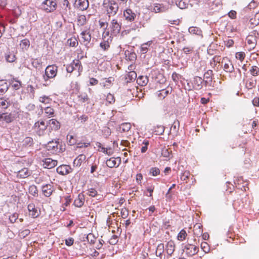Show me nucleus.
<instances>
[{
    "label": "nucleus",
    "instance_id": "obj_36",
    "mask_svg": "<svg viewBox=\"0 0 259 259\" xmlns=\"http://www.w3.org/2000/svg\"><path fill=\"white\" fill-rule=\"evenodd\" d=\"M74 70H77L78 72L82 71V67L80 61L79 60H74L71 63Z\"/></svg>",
    "mask_w": 259,
    "mask_h": 259
},
{
    "label": "nucleus",
    "instance_id": "obj_1",
    "mask_svg": "<svg viewBox=\"0 0 259 259\" xmlns=\"http://www.w3.org/2000/svg\"><path fill=\"white\" fill-rule=\"evenodd\" d=\"M103 6L109 17L115 15L118 10V4L114 0H104Z\"/></svg>",
    "mask_w": 259,
    "mask_h": 259
},
{
    "label": "nucleus",
    "instance_id": "obj_7",
    "mask_svg": "<svg viewBox=\"0 0 259 259\" xmlns=\"http://www.w3.org/2000/svg\"><path fill=\"white\" fill-rule=\"evenodd\" d=\"M183 251L187 256H192L198 252L199 248L195 245L188 243L185 246Z\"/></svg>",
    "mask_w": 259,
    "mask_h": 259
},
{
    "label": "nucleus",
    "instance_id": "obj_44",
    "mask_svg": "<svg viewBox=\"0 0 259 259\" xmlns=\"http://www.w3.org/2000/svg\"><path fill=\"white\" fill-rule=\"evenodd\" d=\"M28 191L30 194L33 196H36L38 194V190L36 186L32 185L29 186Z\"/></svg>",
    "mask_w": 259,
    "mask_h": 259
},
{
    "label": "nucleus",
    "instance_id": "obj_62",
    "mask_svg": "<svg viewBox=\"0 0 259 259\" xmlns=\"http://www.w3.org/2000/svg\"><path fill=\"white\" fill-rule=\"evenodd\" d=\"M190 173L189 171H185L183 172V175L181 177V179L183 181H186L189 179Z\"/></svg>",
    "mask_w": 259,
    "mask_h": 259
},
{
    "label": "nucleus",
    "instance_id": "obj_28",
    "mask_svg": "<svg viewBox=\"0 0 259 259\" xmlns=\"http://www.w3.org/2000/svg\"><path fill=\"white\" fill-rule=\"evenodd\" d=\"M58 142L57 141H51L49 142L47 145V149L49 151H51L52 152H55L57 151L58 148Z\"/></svg>",
    "mask_w": 259,
    "mask_h": 259
},
{
    "label": "nucleus",
    "instance_id": "obj_52",
    "mask_svg": "<svg viewBox=\"0 0 259 259\" xmlns=\"http://www.w3.org/2000/svg\"><path fill=\"white\" fill-rule=\"evenodd\" d=\"M160 169L157 167H152L149 171V174L153 176H156L160 174Z\"/></svg>",
    "mask_w": 259,
    "mask_h": 259
},
{
    "label": "nucleus",
    "instance_id": "obj_8",
    "mask_svg": "<svg viewBox=\"0 0 259 259\" xmlns=\"http://www.w3.org/2000/svg\"><path fill=\"white\" fill-rule=\"evenodd\" d=\"M109 32H104L103 33V41L100 43V46L104 51L108 50L110 48V44L112 41L111 36L106 39V36H109Z\"/></svg>",
    "mask_w": 259,
    "mask_h": 259
},
{
    "label": "nucleus",
    "instance_id": "obj_6",
    "mask_svg": "<svg viewBox=\"0 0 259 259\" xmlns=\"http://www.w3.org/2000/svg\"><path fill=\"white\" fill-rule=\"evenodd\" d=\"M145 77L144 76L141 75L139 76L137 79V82L139 87H137L138 92L139 93V95L138 96L140 97H144L145 95V86L146 85V83L145 82Z\"/></svg>",
    "mask_w": 259,
    "mask_h": 259
},
{
    "label": "nucleus",
    "instance_id": "obj_21",
    "mask_svg": "<svg viewBox=\"0 0 259 259\" xmlns=\"http://www.w3.org/2000/svg\"><path fill=\"white\" fill-rule=\"evenodd\" d=\"M125 57V59L127 61H130L133 63L137 58V55L136 53L132 51V50H126L124 52Z\"/></svg>",
    "mask_w": 259,
    "mask_h": 259
},
{
    "label": "nucleus",
    "instance_id": "obj_30",
    "mask_svg": "<svg viewBox=\"0 0 259 259\" xmlns=\"http://www.w3.org/2000/svg\"><path fill=\"white\" fill-rule=\"evenodd\" d=\"M137 77V73L134 71H130L128 72L125 76V80L127 82L132 81Z\"/></svg>",
    "mask_w": 259,
    "mask_h": 259
},
{
    "label": "nucleus",
    "instance_id": "obj_17",
    "mask_svg": "<svg viewBox=\"0 0 259 259\" xmlns=\"http://www.w3.org/2000/svg\"><path fill=\"white\" fill-rule=\"evenodd\" d=\"M123 16L126 21L132 22L135 20L136 15L131 9H127L123 12Z\"/></svg>",
    "mask_w": 259,
    "mask_h": 259
},
{
    "label": "nucleus",
    "instance_id": "obj_59",
    "mask_svg": "<svg viewBox=\"0 0 259 259\" xmlns=\"http://www.w3.org/2000/svg\"><path fill=\"white\" fill-rule=\"evenodd\" d=\"M8 89V84L6 82L0 83V92L4 93L6 92Z\"/></svg>",
    "mask_w": 259,
    "mask_h": 259
},
{
    "label": "nucleus",
    "instance_id": "obj_33",
    "mask_svg": "<svg viewBox=\"0 0 259 259\" xmlns=\"http://www.w3.org/2000/svg\"><path fill=\"white\" fill-rule=\"evenodd\" d=\"M171 92V90H169L168 89H163L160 91H158L157 92V95L159 99H163L168 94Z\"/></svg>",
    "mask_w": 259,
    "mask_h": 259
},
{
    "label": "nucleus",
    "instance_id": "obj_64",
    "mask_svg": "<svg viewBox=\"0 0 259 259\" xmlns=\"http://www.w3.org/2000/svg\"><path fill=\"white\" fill-rule=\"evenodd\" d=\"M234 42L233 40L231 39H228L225 41V45L228 48L232 47L234 45Z\"/></svg>",
    "mask_w": 259,
    "mask_h": 259
},
{
    "label": "nucleus",
    "instance_id": "obj_48",
    "mask_svg": "<svg viewBox=\"0 0 259 259\" xmlns=\"http://www.w3.org/2000/svg\"><path fill=\"white\" fill-rule=\"evenodd\" d=\"M250 23L253 25H257L259 24V12L256 13L253 18L250 19Z\"/></svg>",
    "mask_w": 259,
    "mask_h": 259
},
{
    "label": "nucleus",
    "instance_id": "obj_25",
    "mask_svg": "<svg viewBox=\"0 0 259 259\" xmlns=\"http://www.w3.org/2000/svg\"><path fill=\"white\" fill-rule=\"evenodd\" d=\"M103 81L102 82L103 87L106 89H109L113 84L114 78L110 76L108 78H103Z\"/></svg>",
    "mask_w": 259,
    "mask_h": 259
},
{
    "label": "nucleus",
    "instance_id": "obj_53",
    "mask_svg": "<svg viewBox=\"0 0 259 259\" xmlns=\"http://www.w3.org/2000/svg\"><path fill=\"white\" fill-rule=\"evenodd\" d=\"M106 100L109 104H113L115 101L114 95L110 93H108L107 95Z\"/></svg>",
    "mask_w": 259,
    "mask_h": 259
},
{
    "label": "nucleus",
    "instance_id": "obj_22",
    "mask_svg": "<svg viewBox=\"0 0 259 259\" xmlns=\"http://www.w3.org/2000/svg\"><path fill=\"white\" fill-rule=\"evenodd\" d=\"M31 174L28 168L24 167L18 171L17 177L20 179H25L28 177Z\"/></svg>",
    "mask_w": 259,
    "mask_h": 259
},
{
    "label": "nucleus",
    "instance_id": "obj_37",
    "mask_svg": "<svg viewBox=\"0 0 259 259\" xmlns=\"http://www.w3.org/2000/svg\"><path fill=\"white\" fill-rule=\"evenodd\" d=\"M11 84L12 88L15 90H19L22 86L21 82L15 78L11 79Z\"/></svg>",
    "mask_w": 259,
    "mask_h": 259
},
{
    "label": "nucleus",
    "instance_id": "obj_47",
    "mask_svg": "<svg viewBox=\"0 0 259 259\" xmlns=\"http://www.w3.org/2000/svg\"><path fill=\"white\" fill-rule=\"evenodd\" d=\"M249 71L252 76H256L259 75V68L256 66H252Z\"/></svg>",
    "mask_w": 259,
    "mask_h": 259
},
{
    "label": "nucleus",
    "instance_id": "obj_32",
    "mask_svg": "<svg viewBox=\"0 0 259 259\" xmlns=\"http://www.w3.org/2000/svg\"><path fill=\"white\" fill-rule=\"evenodd\" d=\"M193 232L196 236H200L203 232L202 225L199 223L196 224L193 227Z\"/></svg>",
    "mask_w": 259,
    "mask_h": 259
},
{
    "label": "nucleus",
    "instance_id": "obj_16",
    "mask_svg": "<svg viewBox=\"0 0 259 259\" xmlns=\"http://www.w3.org/2000/svg\"><path fill=\"white\" fill-rule=\"evenodd\" d=\"M42 162V165L44 168L48 169L52 168L57 164V161L51 158H45Z\"/></svg>",
    "mask_w": 259,
    "mask_h": 259
},
{
    "label": "nucleus",
    "instance_id": "obj_9",
    "mask_svg": "<svg viewBox=\"0 0 259 259\" xmlns=\"http://www.w3.org/2000/svg\"><path fill=\"white\" fill-rule=\"evenodd\" d=\"M76 102L78 105H82L85 103H89L90 98L85 92H79L78 94H76Z\"/></svg>",
    "mask_w": 259,
    "mask_h": 259
},
{
    "label": "nucleus",
    "instance_id": "obj_39",
    "mask_svg": "<svg viewBox=\"0 0 259 259\" xmlns=\"http://www.w3.org/2000/svg\"><path fill=\"white\" fill-rule=\"evenodd\" d=\"M67 42L71 47H76L78 44V40L75 37H72L68 39Z\"/></svg>",
    "mask_w": 259,
    "mask_h": 259
},
{
    "label": "nucleus",
    "instance_id": "obj_20",
    "mask_svg": "<svg viewBox=\"0 0 259 259\" xmlns=\"http://www.w3.org/2000/svg\"><path fill=\"white\" fill-rule=\"evenodd\" d=\"M203 80L201 77L196 76L194 78L192 84L193 87L195 90H200L202 88V83Z\"/></svg>",
    "mask_w": 259,
    "mask_h": 259
},
{
    "label": "nucleus",
    "instance_id": "obj_29",
    "mask_svg": "<svg viewBox=\"0 0 259 259\" xmlns=\"http://www.w3.org/2000/svg\"><path fill=\"white\" fill-rule=\"evenodd\" d=\"M14 119L15 117L12 113H3V120L5 121L7 123H11Z\"/></svg>",
    "mask_w": 259,
    "mask_h": 259
},
{
    "label": "nucleus",
    "instance_id": "obj_38",
    "mask_svg": "<svg viewBox=\"0 0 259 259\" xmlns=\"http://www.w3.org/2000/svg\"><path fill=\"white\" fill-rule=\"evenodd\" d=\"M87 18L84 15H79L77 19V23L78 25L83 26L87 23Z\"/></svg>",
    "mask_w": 259,
    "mask_h": 259
},
{
    "label": "nucleus",
    "instance_id": "obj_26",
    "mask_svg": "<svg viewBox=\"0 0 259 259\" xmlns=\"http://www.w3.org/2000/svg\"><path fill=\"white\" fill-rule=\"evenodd\" d=\"M165 249L167 254L169 255H171L175 250V245L174 242L171 240L168 241L166 245Z\"/></svg>",
    "mask_w": 259,
    "mask_h": 259
},
{
    "label": "nucleus",
    "instance_id": "obj_61",
    "mask_svg": "<svg viewBox=\"0 0 259 259\" xmlns=\"http://www.w3.org/2000/svg\"><path fill=\"white\" fill-rule=\"evenodd\" d=\"M189 31L190 33L193 34H199L200 33V30L198 28L194 27H190Z\"/></svg>",
    "mask_w": 259,
    "mask_h": 259
},
{
    "label": "nucleus",
    "instance_id": "obj_60",
    "mask_svg": "<svg viewBox=\"0 0 259 259\" xmlns=\"http://www.w3.org/2000/svg\"><path fill=\"white\" fill-rule=\"evenodd\" d=\"M88 195L91 197H94L98 194L97 191L94 188H90L88 189Z\"/></svg>",
    "mask_w": 259,
    "mask_h": 259
},
{
    "label": "nucleus",
    "instance_id": "obj_45",
    "mask_svg": "<svg viewBox=\"0 0 259 259\" xmlns=\"http://www.w3.org/2000/svg\"><path fill=\"white\" fill-rule=\"evenodd\" d=\"M45 114L48 117H53L54 115V110L51 107H47L44 108Z\"/></svg>",
    "mask_w": 259,
    "mask_h": 259
},
{
    "label": "nucleus",
    "instance_id": "obj_35",
    "mask_svg": "<svg viewBox=\"0 0 259 259\" xmlns=\"http://www.w3.org/2000/svg\"><path fill=\"white\" fill-rule=\"evenodd\" d=\"M213 75V72L211 70H207L206 72H205L204 74V78L206 80H205V82L206 84H208L210 83L212 81V76Z\"/></svg>",
    "mask_w": 259,
    "mask_h": 259
},
{
    "label": "nucleus",
    "instance_id": "obj_11",
    "mask_svg": "<svg viewBox=\"0 0 259 259\" xmlns=\"http://www.w3.org/2000/svg\"><path fill=\"white\" fill-rule=\"evenodd\" d=\"M89 6L88 0H75L74 7L80 11L87 10Z\"/></svg>",
    "mask_w": 259,
    "mask_h": 259
},
{
    "label": "nucleus",
    "instance_id": "obj_46",
    "mask_svg": "<svg viewBox=\"0 0 259 259\" xmlns=\"http://www.w3.org/2000/svg\"><path fill=\"white\" fill-rule=\"evenodd\" d=\"M5 58L6 61L10 63H12L14 62L16 60L15 55H14L13 53L10 52L6 54Z\"/></svg>",
    "mask_w": 259,
    "mask_h": 259
},
{
    "label": "nucleus",
    "instance_id": "obj_34",
    "mask_svg": "<svg viewBox=\"0 0 259 259\" xmlns=\"http://www.w3.org/2000/svg\"><path fill=\"white\" fill-rule=\"evenodd\" d=\"M70 86L73 94H76L80 92V85L77 81L71 82Z\"/></svg>",
    "mask_w": 259,
    "mask_h": 259
},
{
    "label": "nucleus",
    "instance_id": "obj_10",
    "mask_svg": "<svg viewBox=\"0 0 259 259\" xmlns=\"http://www.w3.org/2000/svg\"><path fill=\"white\" fill-rule=\"evenodd\" d=\"M80 42L87 46L91 41V34L89 30H85L80 33Z\"/></svg>",
    "mask_w": 259,
    "mask_h": 259
},
{
    "label": "nucleus",
    "instance_id": "obj_55",
    "mask_svg": "<svg viewBox=\"0 0 259 259\" xmlns=\"http://www.w3.org/2000/svg\"><path fill=\"white\" fill-rule=\"evenodd\" d=\"M91 145L90 142H79L77 143L76 147L77 148H81L83 147L87 148Z\"/></svg>",
    "mask_w": 259,
    "mask_h": 259
},
{
    "label": "nucleus",
    "instance_id": "obj_13",
    "mask_svg": "<svg viewBox=\"0 0 259 259\" xmlns=\"http://www.w3.org/2000/svg\"><path fill=\"white\" fill-rule=\"evenodd\" d=\"M29 215L33 218H37L40 214V211L35 207L34 204L30 203L27 206Z\"/></svg>",
    "mask_w": 259,
    "mask_h": 259
},
{
    "label": "nucleus",
    "instance_id": "obj_54",
    "mask_svg": "<svg viewBox=\"0 0 259 259\" xmlns=\"http://www.w3.org/2000/svg\"><path fill=\"white\" fill-rule=\"evenodd\" d=\"M245 57V54L243 52H237L235 55L236 58L240 61H242L244 59Z\"/></svg>",
    "mask_w": 259,
    "mask_h": 259
},
{
    "label": "nucleus",
    "instance_id": "obj_18",
    "mask_svg": "<svg viewBox=\"0 0 259 259\" xmlns=\"http://www.w3.org/2000/svg\"><path fill=\"white\" fill-rule=\"evenodd\" d=\"M41 189L43 194L46 197H50L54 191L53 186L51 184H46L42 186Z\"/></svg>",
    "mask_w": 259,
    "mask_h": 259
},
{
    "label": "nucleus",
    "instance_id": "obj_2",
    "mask_svg": "<svg viewBox=\"0 0 259 259\" xmlns=\"http://www.w3.org/2000/svg\"><path fill=\"white\" fill-rule=\"evenodd\" d=\"M58 71V67L55 65L48 66L45 72V74L43 76V78L46 82H47L49 79L54 78Z\"/></svg>",
    "mask_w": 259,
    "mask_h": 259
},
{
    "label": "nucleus",
    "instance_id": "obj_40",
    "mask_svg": "<svg viewBox=\"0 0 259 259\" xmlns=\"http://www.w3.org/2000/svg\"><path fill=\"white\" fill-rule=\"evenodd\" d=\"M161 155L169 159L171 157V151L169 149L163 148L161 150Z\"/></svg>",
    "mask_w": 259,
    "mask_h": 259
},
{
    "label": "nucleus",
    "instance_id": "obj_5",
    "mask_svg": "<svg viewBox=\"0 0 259 259\" xmlns=\"http://www.w3.org/2000/svg\"><path fill=\"white\" fill-rule=\"evenodd\" d=\"M41 9L47 13H51L56 10L57 3L55 0H46L41 4Z\"/></svg>",
    "mask_w": 259,
    "mask_h": 259
},
{
    "label": "nucleus",
    "instance_id": "obj_27",
    "mask_svg": "<svg viewBox=\"0 0 259 259\" xmlns=\"http://www.w3.org/2000/svg\"><path fill=\"white\" fill-rule=\"evenodd\" d=\"M84 197L82 194H79L77 198L74 201V205L77 207H81L84 204Z\"/></svg>",
    "mask_w": 259,
    "mask_h": 259
},
{
    "label": "nucleus",
    "instance_id": "obj_42",
    "mask_svg": "<svg viewBox=\"0 0 259 259\" xmlns=\"http://www.w3.org/2000/svg\"><path fill=\"white\" fill-rule=\"evenodd\" d=\"M39 101L46 105L49 104L52 102V99L49 96H43L39 97Z\"/></svg>",
    "mask_w": 259,
    "mask_h": 259
},
{
    "label": "nucleus",
    "instance_id": "obj_3",
    "mask_svg": "<svg viewBox=\"0 0 259 259\" xmlns=\"http://www.w3.org/2000/svg\"><path fill=\"white\" fill-rule=\"evenodd\" d=\"M256 33L258 35V32L256 30H254L246 37V46L247 47H248V50L249 51L253 50L256 45L257 38L255 35Z\"/></svg>",
    "mask_w": 259,
    "mask_h": 259
},
{
    "label": "nucleus",
    "instance_id": "obj_15",
    "mask_svg": "<svg viewBox=\"0 0 259 259\" xmlns=\"http://www.w3.org/2000/svg\"><path fill=\"white\" fill-rule=\"evenodd\" d=\"M222 63H224L223 68L226 72L231 73L234 70V68L232 62L227 58L226 59L223 58Z\"/></svg>",
    "mask_w": 259,
    "mask_h": 259
},
{
    "label": "nucleus",
    "instance_id": "obj_43",
    "mask_svg": "<svg viewBox=\"0 0 259 259\" xmlns=\"http://www.w3.org/2000/svg\"><path fill=\"white\" fill-rule=\"evenodd\" d=\"M187 236V234L186 231L183 229L181 230L179 233L178 234L177 239L178 240L180 241H183L186 239V238Z\"/></svg>",
    "mask_w": 259,
    "mask_h": 259
},
{
    "label": "nucleus",
    "instance_id": "obj_58",
    "mask_svg": "<svg viewBox=\"0 0 259 259\" xmlns=\"http://www.w3.org/2000/svg\"><path fill=\"white\" fill-rule=\"evenodd\" d=\"M160 7L159 4H156L154 6H150L149 7V8H148L149 10H150L152 12H154L155 13H158L160 12Z\"/></svg>",
    "mask_w": 259,
    "mask_h": 259
},
{
    "label": "nucleus",
    "instance_id": "obj_4",
    "mask_svg": "<svg viewBox=\"0 0 259 259\" xmlns=\"http://www.w3.org/2000/svg\"><path fill=\"white\" fill-rule=\"evenodd\" d=\"M48 126L47 123L40 120L34 123L33 128L38 136H41L45 134Z\"/></svg>",
    "mask_w": 259,
    "mask_h": 259
},
{
    "label": "nucleus",
    "instance_id": "obj_12",
    "mask_svg": "<svg viewBox=\"0 0 259 259\" xmlns=\"http://www.w3.org/2000/svg\"><path fill=\"white\" fill-rule=\"evenodd\" d=\"M121 163V158L119 157L116 158L111 157L107 159L106 162V165L110 167H117Z\"/></svg>",
    "mask_w": 259,
    "mask_h": 259
},
{
    "label": "nucleus",
    "instance_id": "obj_63",
    "mask_svg": "<svg viewBox=\"0 0 259 259\" xmlns=\"http://www.w3.org/2000/svg\"><path fill=\"white\" fill-rule=\"evenodd\" d=\"M65 202L63 203V205L67 206L70 205L71 199L70 196H67L64 197Z\"/></svg>",
    "mask_w": 259,
    "mask_h": 259
},
{
    "label": "nucleus",
    "instance_id": "obj_51",
    "mask_svg": "<svg viewBox=\"0 0 259 259\" xmlns=\"http://www.w3.org/2000/svg\"><path fill=\"white\" fill-rule=\"evenodd\" d=\"M164 244L163 243L159 244L157 247L156 250V253L157 255L160 256L164 251Z\"/></svg>",
    "mask_w": 259,
    "mask_h": 259
},
{
    "label": "nucleus",
    "instance_id": "obj_19",
    "mask_svg": "<svg viewBox=\"0 0 259 259\" xmlns=\"http://www.w3.org/2000/svg\"><path fill=\"white\" fill-rule=\"evenodd\" d=\"M49 130L52 131H57L60 127V123L55 119H51L47 123Z\"/></svg>",
    "mask_w": 259,
    "mask_h": 259
},
{
    "label": "nucleus",
    "instance_id": "obj_31",
    "mask_svg": "<svg viewBox=\"0 0 259 259\" xmlns=\"http://www.w3.org/2000/svg\"><path fill=\"white\" fill-rule=\"evenodd\" d=\"M11 105V102L9 99L0 98V108L2 109L6 110Z\"/></svg>",
    "mask_w": 259,
    "mask_h": 259
},
{
    "label": "nucleus",
    "instance_id": "obj_50",
    "mask_svg": "<svg viewBox=\"0 0 259 259\" xmlns=\"http://www.w3.org/2000/svg\"><path fill=\"white\" fill-rule=\"evenodd\" d=\"M201 248L205 252L207 253L209 251L210 247L206 242H202L201 243Z\"/></svg>",
    "mask_w": 259,
    "mask_h": 259
},
{
    "label": "nucleus",
    "instance_id": "obj_24",
    "mask_svg": "<svg viewBox=\"0 0 259 259\" xmlns=\"http://www.w3.org/2000/svg\"><path fill=\"white\" fill-rule=\"evenodd\" d=\"M86 156L84 154L79 155L73 161V166L79 167L81 164L85 161Z\"/></svg>",
    "mask_w": 259,
    "mask_h": 259
},
{
    "label": "nucleus",
    "instance_id": "obj_23",
    "mask_svg": "<svg viewBox=\"0 0 259 259\" xmlns=\"http://www.w3.org/2000/svg\"><path fill=\"white\" fill-rule=\"evenodd\" d=\"M71 168L68 165H62L57 168V171L58 174L65 175L70 172Z\"/></svg>",
    "mask_w": 259,
    "mask_h": 259
},
{
    "label": "nucleus",
    "instance_id": "obj_41",
    "mask_svg": "<svg viewBox=\"0 0 259 259\" xmlns=\"http://www.w3.org/2000/svg\"><path fill=\"white\" fill-rule=\"evenodd\" d=\"M131 128V124L128 122L123 123L119 126L120 131L125 132H128Z\"/></svg>",
    "mask_w": 259,
    "mask_h": 259
},
{
    "label": "nucleus",
    "instance_id": "obj_57",
    "mask_svg": "<svg viewBox=\"0 0 259 259\" xmlns=\"http://www.w3.org/2000/svg\"><path fill=\"white\" fill-rule=\"evenodd\" d=\"M18 213H17V212L14 213L9 217L10 221L12 223H15L16 222V220L18 219Z\"/></svg>",
    "mask_w": 259,
    "mask_h": 259
},
{
    "label": "nucleus",
    "instance_id": "obj_49",
    "mask_svg": "<svg viewBox=\"0 0 259 259\" xmlns=\"http://www.w3.org/2000/svg\"><path fill=\"white\" fill-rule=\"evenodd\" d=\"M30 46V41L28 39H24L21 40L20 46L23 49L27 50Z\"/></svg>",
    "mask_w": 259,
    "mask_h": 259
},
{
    "label": "nucleus",
    "instance_id": "obj_14",
    "mask_svg": "<svg viewBox=\"0 0 259 259\" xmlns=\"http://www.w3.org/2000/svg\"><path fill=\"white\" fill-rule=\"evenodd\" d=\"M121 23L117 19H114L111 21L110 28L111 32L116 34L119 33L121 29Z\"/></svg>",
    "mask_w": 259,
    "mask_h": 259
},
{
    "label": "nucleus",
    "instance_id": "obj_56",
    "mask_svg": "<svg viewBox=\"0 0 259 259\" xmlns=\"http://www.w3.org/2000/svg\"><path fill=\"white\" fill-rule=\"evenodd\" d=\"M30 231L29 229H25L19 233V236L21 238H24L30 234Z\"/></svg>",
    "mask_w": 259,
    "mask_h": 259
}]
</instances>
